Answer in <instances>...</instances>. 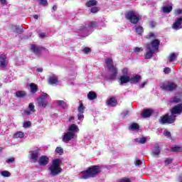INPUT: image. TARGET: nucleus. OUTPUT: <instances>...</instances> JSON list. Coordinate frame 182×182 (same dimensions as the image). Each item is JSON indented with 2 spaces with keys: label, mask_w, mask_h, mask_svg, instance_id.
<instances>
[{
  "label": "nucleus",
  "mask_w": 182,
  "mask_h": 182,
  "mask_svg": "<svg viewBox=\"0 0 182 182\" xmlns=\"http://www.w3.org/2000/svg\"><path fill=\"white\" fill-rule=\"evenodd\" d=\"M97 23L95 21H91L87 24H85V26H81L80 28V33L81 36H83L84 38L86 36H89L90 33H92V29L93 28H96Z\"/></svg>",
  "instance_id": "6"
},
{
  "label": "nucleus",
  "mask_w": 182,
  "mask_h": 182,
  "mask_svg": "<svg viewBox=\"0 0 182 182\" xmlns=\"http://www.w3.org/2000/svg\"><path fill=\"white\" fill-rule=\"evenodd\" d=\"M41 5H48V0H39Z\"/></svg>",
  "instance_id": "51"
},
{
  "label": "nucleus",
  "mask_w": 182,
  "mask_h": 182,
  "mask_svg": "<svg viewBox=\"0 0 182 182\" xmlns=\"http://www.w3.org/2000/svg\"><path fill=\"white\" fill-rule=\"evenodd\" d=\"M0 2L2 5H5V4H6V0H0Z\"/></svg>",
  "instance_id": "60"
},
{
  "label": "nucleus",
  "mask_w": 182,
  "mask_h": 182,
  "mask_svg": "<svg viewBox=\"0 0 182 182\" xmlns=\"http://www.w3.org/2000/svg\"><path fill=\"white\" fill-rule=\"evenodd\" d=\"M146 39H156V38H157V36L156 35V33L150 32L148 35H146Z\"/></svg>",
  "instance_id": "36"
},
{
  "label": "nucleus",
  "mask_w": 182,
  "mask_h": 182,
  "mask_svg": "<svg viewBox=\"0 0 182 182\" xmlns=\"http://www.w3.org/2000/svg\"><path fill=\"white\" fill-rule=\"evenodd\" d=\"M129 114H130V111L129 110L122 112L123 117H126V116H129Z\"/></svg>",
  "instance_id": "49"
},
{
  "label": "nucleus",
  "mask_w": 182,
  "mask_h": 182,
  "mask_svg": "<svg viewBox=\"0 0 182 182\" xmlns=\"http://www.w3.org/2000/svg\"><path fill=\"white\" fill-rule=\"evenodd\" d=\"M90 12L92 14H97V12H99V8L97 7H92L90 9Z\"/></svg>",
  "instance_id": "42"
},
{
  "label": "nucleus",
  "mask_w": 182,
  "mask_h": 182,
  "mask_svg": "<svg viewBox=\"0 0 182 182\" xmlns=\"http://www.w3.org/2000/svg\"><path fill=\"white\" fill-rule=\"evenodd\" d=\"M60 164H62V159H56L53 161L51 166L48 168L51 176H58V174L62 173Z\"/></svg>",
  "instance_id": "4"
},
{
  "label": "nucleus",
  "mask_w": 182,
  "mask_h": 182,
  "mask_svg": "<svg viewBox=\"0 0 182 182\" xmlns=\"http://www.w3.org/2000/svg\"><path fill=\"white\" fill-rule=\"evenodd\" d=\"M28 109L32 112V113H35V105H33V103L29 104Z\"/></svg>",
  "instance_id": "41"
},
{
  "label": "nucleus",
  "mask_w": 182,
  "mask_h": 182,
  "mask_svg": "<svg viewBox=\"0 0 182 182\" xmlns=\"http://www.w3.org/2000/svg\"><path fill=\"white\" fill-rule=\"evenodd\" d=\"M48 83L49 85H52V86H56V85L58 83V77L55 75L50 76Z\"/></svg>",
  "instance_id": "16"
},
{
  "label": "nucleus",
  "mask_w": 182,
  "mask_h": 182,
  "mask_svg": "<svg viewBox=\"0 0 182 182\" xmlns=\"http://www.w3.org/2000/svg\"><path fill=\"white\" fill-rule=\"evenodd\" d=\"M153 114V110L151 109H145L141 114L142 117H150Z\"/></svg>",
  "instance_id": "23"
},
{
  "label": "nucleus",
  "mask_w": 182,
  "mask_h": 182,
  "mask_svg": "<svg viewBox=\"0 0 182 182\" xmlns=\"http://www.w3.org/2000/svg\"><path fill=\"white\" fill-rule=\"evenodd\" d=\"M152 154H154V156H159V154H160V146H159V144L155 145L153 148Z\"/></svg>",
  "instance_id": "21"
},
{
  "label": "nucleus",
  "mask_w": 182,
  "mask_h": 182,
  "mask_svg": "<svg viewBox=\"0 0 182 182\" xmlns=\"http://www.w3.org/2000/svg\"><path fill=\"white\" fill-rule=\"evenodd\" d=\"M39 36H40L41 38H45V36H46V33H41L39 34Z\"/></svg>",
  "instance_id": "56"
},
{
  "label": "nucleus",
  "mask_w": 182,
  "mask_h": 182,
  "mask_svg": "<svg viewBox=\"0 0 182 182\" xmlns=\"http://www.w3.org/2000/svg\"><path fill=\"white\" fill-rule=\"evenodd\" d=\"M178 181L182 182V175H181L178 178Z\"/></svg>",
  "instance_id": "61"
},
{
  "label": "nucleus",
  "mask_w": 182,
  "mask_h": 182,
  "mask_svg": "<svg viewBox=\"0 0 182 182\" xmlns=\"http://www.w3.org/2000/svg\"><path fill=\"white\" fill-rule=\"evenodd\" d=\"M140 80H141V76L139 75L129 77V82L132 84L136 85V83H139Z\"/></svg>",
  "instance_id": "15"
},
{
  "label": "nucleus",
  "mask_w": 182,
  "mask_h": 182,
  "mask_svg": "<svg viewBox=\"0 0 182 182\" xmlns=\"http://www.w3.org/2000/svg\"><path fill=\"white\" fill-rule=\"evenodd\" d=\"M182 112V104H178L173 107L171 111V115L166 114L162 118L159 119V122L161 124H171L176 122L177 115Z\"/></svg>",
  "instance_id": "1"
},
{
  "label": "nucleus",
  "mask_w": 182,
  "mask_h": 182,
  "mask_svg": "<svg viewBox=\"0 0 182 182\" xmlns=\"http://www.w3.org/2000/svg\"><path fill=\"white\" fill-rule=\"evenodd\" d=\"M1 176H2L3 177H10L11 173H9V171H4L1 172Z\"/></svg>",
  "instance_id": "39"
},
{
  "label": "nucleus",
  "mask_w": 182,
  "mask_h": 182,
  "mask_svg": "<svg viewBox=\"0 0 182 182\" xmlns=\"http://www.w3.org/2000/svg\"><path fill=\"white\" fill-rule=\"evenodd\" d=\"M159 46H160V41L157 39H154L150 43H148L144 54L145 59H151L156 50H159Z\"/></svg>",
  "instance_id": "2"
},
{
  "label": "nucleus",
  "mask_w": 182,
  "mask_h": 182,
  "mask_svg": "<svg viewBox=\"0 0 182 182\" xmlns=\"http://www.w3.org/2000/svg\"><path fill=\"white\" fill-rule=\"evenodd\" d=\"M23 114H24L25 116H29L30 114H32V112H31V109H26V110H24V112H23Z\"/></svg>",
  "instance_id": "45"
},
{
  "label": "nucleus",
  "mask_w": 182,
  "mask_h": 182,
  "mask_svg": "<svg viewBox=\"0 0 182 182\" xmlns=\"http://www.w3.org/2000/svg\"><path fill=\"white\" fill-rule=\"evenodd\" d=\"M100 166H92L87 171L82 172V176H81V179L87 180V178H92L93 177H96L99 173H100Z\"/></svg>",
  "instance_id": "3"
},
{
  "label": "nucleus",
  "mask_w": 182,
  "mask_h": 182,
  "mask_svg": "<svg viewBox=\"0 0 182 182\" xmlns=\"http://www.w3.org/2000/svg\"><path fill=\"white\" fill-rule=\"evenodd\" d=\"M141 50H143V48H142L136 47V48H135V49H134V52H135L136 53H139V52H141Z\"/></svg>",
  "instance_id": "52"
},
{
  "label": "nucleus",
  "mask_w": 182,
  "mask_h": 182,
  "mask_svg": "<svg viewBox=\"0 0 182 182\" xmlns=\"http://www.w3.org/2000/svg\"><path fill=\"white\" fill-rule=\"evenodd\" d=\"M146 85H147V81H144V82H142L141 85H139V87L141 89H143V87H144V86H146Z\"/></svg>",
  "instance_id": "53"
},
{
  "label": "nucleus",
  "mask_w": 182,
  "mask_h": 182,
  "mask_svg": "<svg viewBox=\"0 0 182 182\" xmlns=\"http://www.w3.org/2000/svg\"><path fill=\"white\" fill-rule=\"evenodd\" d=\"M105 63L107 64V67L108 68L110 74L108 76V80H114L116 77H117V68L113 65V60L111 58H107L105 60Z\"/></svg>",
  "instance_id": "5"
},
{
  "label": "nucleus",
  "mask_w": 182,
  "mask_h": 182,
  "mask_svg": "<svg viewBox=\"0 0 182 182\" xmlns=\"http://www.w3.org/2000/svg\"><path fill=\"white\" fill-rule=\"evenodd\" d=\"M49 163V158L46 156H41L38 159V164L40 166H46Z\"/></svg>",
  "instance_id": "14"
},
{
  "label": "nucleus",
  "mask_w": 182,
  "mask_h": 182,
  "mask_svg": "<svg viewBox=\"0 0 182 182\" xmlns=\"http://www.w3.org/2000/svg\"><path fill=\"white\" fill-rule=\"evenodd\" d=\"M182 11L181 9H178L176 11V15H180L181 14Z\"/></svg>",
  "instance_id": "58"
},
{
  "label": "nucleus",
  "mask_w": 182,
  "mask_h": 182,
  "mask_svg": "<svg viewBox=\"0 0 182 182\" xmlns=\"http://www.w3.org/2000/svg\"><path fill=\"white\" fill-rule=\"evenodd\" d=\"M33 18H34V19H38L39 18V16L38 15L35 14L33 16Z\"/></svg>",
  "instance_id": "62"
},
{
  "label": "nucleus",
  "mask_w": 182,
  "mask_h": 182,
  "mask_svg": "<svg viewBox=\"0 0 182 182\" xmlns=\"http://www.w3.org/2000/svg\"><path fill=\"white\" fill-rule=\"evenodd\" d=\"M139 129H140V127L137 123H133L129 127L130 130H139Z\"/></svg>",
  "instance_id": "35"
},
{
  "label": "nucleus",
  "mask_w": 182,
  "mask_h": 182,
  "mask_svg": "<svg viewBox=\"0 0 182 182\" xmlns=\"http://www.w3.org/2000/svg\"><path fill=\"white\" fill-rule=\"evenodd\" d=\"M168 60L170 63L177 60V55L174 53H172L171 54H170V55L168 57Z\"/></svg>",
  "instance_id": "31"
},
{
  "label": "nucleus",
  "mask_w": 182,
  "mask_h": 182,
  "mask_svg": "<svg viewBox=\"0 0 182 182\" xmlns=\"http://www.w3.org/2000/svg\"><path fill=\"white\" fill-rule=\"evenodd\" d=\"M31 50L33 51L36 56H41V50H42V48L33 45L31 46Z\"/></svg>",
  "instance_id": "19"
},
{
  "label": "nucleus",
  "mask_w": 182,
  "mask_h": 182,
  "mask_svg": "<svg viewBox=\"0 0 182 182\" xmlns=\"http://www.w3.org/2000/svg\"><path fill=\"white\" fill-rule=\"evenodd\" d=\"M72 120H75V117H71L69 119V122H72Z\"/></svg>",
  "instance_id": "63"
},
{
  "label": "nucleus",
  "mask_w": 182,
  "mask_h": 182,
  "mask_svg": "<svg viewBox=\"0 0 182 182\" xmlns=\"http://www.w3.org/2000/svg\"><path fill=\"white\" fill-rule=\"evenodd\" d=\"M83 52H84V53H89V52H90V48H85L83 49Z\"/></svg>",
  "instance_id": "54"
},
{
  "label": "nucleus",
  "mask_w": 182,
  "mask_h": 182,
  "mask_svg": "<svg viewBox=\"0 0 182 182\" xmlns=\"http://www.w3.org/2000/svg\"><path fill=\"white\" fill-rule=\"evenodd\" d=\"M164 134L166 137H171V133H170V132H168V131H164Z\"/></svg>",
  "instance_id": "47"
},
{
  "label": "nucleus",
  "mask_w": 182,
  "mask_h": 182,
  "mask_svg": "<svg viewBox=\"0 0 182 182\" xmlns=\"http://www.w3.org/2000/svg\"><path fill=\"white\" fill-rule=\"evenodd\" d=\"M29 156L31 161L33 163H36V161H38V159L39 158V156H41V152L39 151V150L30 151Z\"/></svg>",
  "instance_id": "11"
},
{
  "label": "nucleus",
  "mask_w": 182,
  "mask_h": 182,
  "mask_svg": "<svg viewBox=\"0 0 182 182\" xmlns=\"http://www.w3.org/2000/svg\"><path fill=\"white\" fill-rule=\"evenodd\" d=\"M49 96L46 93H43L41 96L39 97V98L37 100L38 106L40 107H46L48 106V99Z\"/></svg>",
  "instance_id": "9"
},
{
  "label": "nucleus",
  "mask_w": 182,
  "mask_h": 182,
  "mask_svg": "<svg viewBox=\"0 0 182 182\" xmlns=\"http://www.w3.org/2000/svg\"><path fill=\"white\" fill-rule=\"evenodd\" d=\"M172 151H182V147L181 146H174L172 147Z\"/></svg>",
  "instance_id": "43"
},
{
  "label": "nucleus",
  "mask_w": 182,
  "mask_h": 182,
  "mask_svg": "<svg viewBox=\"0 0 182 182\" xmlns=\"http://www.w3.org/2000/svg\"><path fill=\"white\" fill-rule=\"evenodd\" d=\"M164 73H166V75H168V73H170V72H171V69H170V68H165L164 69Z\"/></svg>",
  "instance_id": "46"
},
{
  "label": "nucleus",
  "mask_w": 182,
  "mask_h": 182,
  "mask_svg": "<svg viewBox=\"0 0 182 182\" xmlns=\"http://www.w3.org/2000/svg\"><path fill=\"white\" fill-rule=\"evenodd\" d=\"M182 17H180L179 18L176 19V21L173 23L172 28L175 31H178L179 29H181L182 26Z\"/></svg>",
  "instance_id": "13"
},
{
  "label": "nucleus",
  "mask_w": 182,
  "mask_h": 182,
  "mask_svg": "<svg viewBox=\"0 0 182 182\" xmlns=\"http://www.w3.org/2000/svg\"><path fill=\"white\" fill-rule=\"evenodd\" d=\"M55 152H57L60 156H62V154H63V149H62L60 146H58L55 149Z\"/></svg>",
  "instance_id": "38"
},
{
  "label": "nucleus",
  "mask_w": 182,
  "mask_h": 182,
  "mask_svg": "<svg viewBox=\"0 0 182 182\" xmlns=\"http://www.w3.org/2000/svg\"><path fill=\"white\" fill-rule=\"evenodd\" d=\"M75 137L76 136L75 135V134L68 132V131L67 132H65L63 134V141H64V143H69L70 140H73V139H75Z\"/></svg>",
  "instance_id": "10"
},
{
  "label": "nucleus",
  "mask_w": 182,
  "mask_h": 182,
  "mask_svg": "<svg viewBox=\"0 0 182 182\" xmlns=\"http://www.w3.org/2000/svg\"><path fill=\"white\" fill-rule=\"evenodd\" d=\"M162 11L164 14H170L171 11H173V6L167 5L162 7Z\"/></svg>",
  "instance_id": "22"
},
{
  "label": "nucleus",
  "mask_w": 182,
  "mask_h": 182,
  "mask_svg": "<svg viewBox=\"0 0 182 182\" xmlns=\"http://www.w3.org/2000/svg\"><path fill=\"white\" fill-rule=\"evenodd\" d=\"M180 102H181V98L180 96H176L175 97L171 98L170 100L171 103H180Z\"/></svg>",
  "instance_id": "32"
},
{
  "label": "nucleus",
  "mask_w": 182,
  "mask_h": 182,
  "mask_svg": "<svg viewBox=\"0 0 182 182\" xmlns=\"http://www.w3.org/2000/svg\"><path fill=\"white\" fill-rule=\"evenodd\" d=\"M97 5V1L96 0H90L86 3V6L88 8H91V6H96Z\"/></svg>",
  "instance_id": "26"
},
{
  "label": "nucleus",
  "mask_w": 182,
  "mask_h": 182,
  "mask_svg": "<svg viewBox=\"0 0 182 182\" xmlns=\"http://www.w3.org/2000/svg\"><path fill=\"white\" fill-rule=\"evenodd\" d=\"M134 141L136 144H144V143H146V141H147V138H146V136L136 138V139L134 140Z\"/></svg>",
  "instance_id": "20"
},
{
  "label": "nucleus",
  "mask_w": 182,
  "mask_h": 182,
  "mask_svg": "<svg viewBox=\"0 0 182 182\" xmlns=\"http://www.w3.org/2000/svg\"><path fill=\"white\" fill-rule=\"evenodd\" d=\"M13 29H14V32L16 33H22L23 32L22 28L18 26H14Z\"/></svg>",
  "instance_id": "37"
},
{
  "label": "nucleus",
  "mask_w": 182,
  "mask_h": 182,
  "mask_svg": "<svg viewBox=\"0 0 182 182\" xmlns=\"http://www.w3.org/2000/svg\"><path fill=\"white\" fill-rule=\"evenodd\" d=\"M68 132L69 133H73V134H74V136H76V133H79V127H77V125L75 124H72L71 125H70L68 127Z\"/></svg>",
  "instance_id": "12"
},
{
  "label": "nucleus",
  "mask_w": 182,
  "mask_h": 182,
  "mask_svg": "<svg viewBox=\"0 0 182 182\" xmlns=\"http://www.w3.org/2000/svg\"><path fill=\"white\" fill-rule=\"evenodd\" d=\"M37 72H39V73L43 72V68H37Z\"/></svg>",
  "instance_id": "59"
},
{
  "label": "nucleus",
  "mask_w": 182,
  "mask_h": 182,
  "mask_svg": "<svg viewBox=\"0 0 182 182\" xmlns=\"http://www.w3.org/2000/svg\"><path fill=\"white\" fill-rule=\"evenodd\" d=\"M25 137V134L22 132H18L14 135V139H23Z\"/></svg>",
  "instance_id": "29"
},
{
  "label": "nucleus",
  "mask_w": 182,
  "mask_h": 182,
  "mask_svg": "<svg viewBox=\"0 0 182 182\" xmlns=\"http://www.w3.org/2000/svg\"><path fill=\"white\" fill-rule=\"evenodd\" d=\"M85 109H86V107H85V105H83V103L80 102L77 108L78 113H82V114L85 113Z\"/></svg>",
  "instance_id": "34"
},
{
  "label": "nucleus",
  "mask_w": 182,
  "mask_h": 182,
  "mask_svg": "<svg viewBox=\"0 0 182 182\" xmlns=\"http://www.w3.org/2000/svg\"><path fill=\"white\" fill-rule=\"evenodd\" d=\"M97 97V95L95 92L90 91L87 94V99H89V100H95Z\"/></svg>",
  "instance_id": "24"
},
{
  "label": "nucleus",
  "mask_w": 182,
  "mask_h": 182,
  "mask_svg": "<svg viewBox=\"0 0 182 182\" xmlns=\"http://www.w3.org/2000/svg\"><path fill=\"white\" fill-rule=\"evenodd\" d=\"M30 89L31 93H36L38 92V85L35 83H31L30 84Z\"/></svg>",
  "instance_id": "27"
},
{
  "label": "nucleus",
  "mask_w": 182,
  "mask_h": 182,
  "mask_svg": "<svg viewBox=\"0 0 182 182\" xmlns=\"http://www.w3.org/2000/svg\"><path fill=\"white\" fill-rule=\"evenodd\" d=\"M6 163H8V164H11V163H14V161H15V158H10L9 159H7Z\"/></svg>",
  "instance_id": "48"
},
{
  "label": "nucleus",
  "mask_w": 182,
  "mask_h": 182,
  "mask_svg": "<svg viewBox=\"0 0 182 182\" xmlns=\"http://www.w3.org/2000/svg\"><path fill=\"white\" fill-rule=\"evenodd\" d=\"M126 18L131 22V23H134L136 25L139 21L141 19L140 14L137 13L136 11H129L125 15Z\"/></svg>",
  "instance_id": "7"
},
{
  "label": "nucleus",
  "mask_w": 182,
  "mask_h": 182,
  "mask_svg": "<svg viewBox=\"0 0 182 182\" xmlns=\"http://www.w3.org/2000/svg\"><path fill=\"white\" fill-rule=\"evenodd\" d=\"M53 9L54 11H56V9H58V6H53Z\"/></svg>",
  "instance_id": "64"
},
{
  "label": "nucleus",
  "mask_w": 182,
  "mask_h": 182,
  "mask_svg": "<svg viewBox=\"0 0 182 182\" xmlns=\"http://www.w3.org/2000/svg\"><path fill=\"white\" fill-rule=\"evenodd\" d=\"M31 122H25L23 123V127L25 129H28V127H31Z\"/></svg>",
  "instance_id": "44"
},
{
  "label": "nucleus",
  "mask_w": 182,
  "mask_h": 182,
  "mask_svg": "<svg viewBox=\"0 0 182 182\" xmlns=\"http://www.w3.org/2000/svg\"><path fill=\"white\" fill-rule=\"evenodd\" d=\"M161 87L163 90H166V92H173V90L177 89V84L173 82H164Z\"/></svg>",
  "instance_id": "8"
},
{
  "label": "nucleus",
  "mask_w": 182,
  "mask_h": 182,
  "mask_svg": "<svg viewBox=\"0 0 182 182\" xmlns=\"http://www.w3.org/2000/svg\"><path fill=\"white\" fill-rule=\"evenodd\" d=\"M165 166H168V164H171L173 163V159L166 158L164 161Z\"/></svg>",
  "instance_id": "40"
},
{
  "label": "nucleus",
  "mask_w": 182,
  "mask_h": 182,
  "mask_svg": "<svg viewBox=\"0 0 182 182\" xmlns=\"http://www.w3.org/2000/svg\"><path fill=\"white\" fill-rule=\"evenodd\" d=\"M156 25H157V23H156V22H154V21H151L150 22L151 28H154V26H156Z\"/></svg>",
  "instance_id": "55"
},
{
  "label": "nucleus",
  "mask_w": 182,
  "mask_h": 182,
  "mask_svg": "<svg viewBox=\"0 0 182 182\" xmlns=\"http://www.w3.org/2000/svg\"><path fill=\"white\" fill-rule=\"evenodd\" d=\"M135 31L138 35H141V33L144 32V29L141 26H135Z\"/></svg>",
  "instance_id": "33"
},
{
  "label": "nucleus",
  "mask_w": 182,
  "mask_h": 182,
  "mask_svg": "<svg viewBox=\"0 0 182 182\" xmlns=\"http://www.w3.org/2000/svg\"><path fill=\"white\" fill-rule=\"evenodd\" d=\"M83 117H85V116L83 115V113L78 112V114H77L78 120H82V119H83Z\"/></svg>",
  "instance_id": "50"
},
{
  "label": "nucleus",
  "mask_w": 182,
  "mask_h": 182,
  "mask_svg": "<svg viewBox=\"0 0 182 182\" xmlns=\"http://www.w3.org/2000/svg\"><path fill=\"white\" fill-rule=\"evenodd\" d=\"M116 98L115 97H111L109 100H108V105L109 106H112V107H114V106H116Z\"/></svg>",
  "instance_id": "30"
},
{
  "label": "nucleus",
  "mask_w": 182,
  "mask_h": 182,
  "mask_svg": "<svg viewBox=\"0 0 182 182\" xmlns=\"http://www.w3.org/2000/svg\"><path fill=\"white\" fill-rule=\"evenodd\" d=\"M25 96H26V92L25 91H17L16 92V97H18V98H22V97H25Z\"/></svg>",
  "instance_id": "28"
},
{
  "label": "nucleus",
  "mask_w": 182,
  "mask_h": 182,
  "mask_svg": "<svg viewBox=\"0 0 182 182\" xmlns=\"http://www.w3.org/2000/svg\"><path fill=\"white\" fill-rule=\"evenodd\" d=\"M57 105L60 106V107H62V109H68V104L65 102L63 100H57L56 101Z\"/></svg>",
  "instance_id": "25"
},
{
  "label": "nucleus",
  "mask_w": 182,
  "mask_h": 182,
  "mask_svg": "<svg viewBox=\"0 0 182 182\" xmlns=\"http://www.w3.org/2000/svg\"><path fill=\"white\" fill-rule=\"evenodd\" d=\"M130 82V76L129 75H122L119 77V85H124Z\"/></svg>",
  "instance_id": "18"
},
{
  "label": "nucleus",
  "mask_w": 182,
  "mask_h": 182,
  "mask_svg": "<svg viewBox=\"0 0 182 182\" xmlns=\"http://www.w3.org/2000/svg\"><path fill=\"white\" fill-rule=\"evenodd\" d=\"M141 160H137L136 161V166H141Z\"/></svg>",
  "instance_id": "57"
},
{
  "label": "nucleus",
  "mask_w": 182,
  "mask_h": 182,
  "mask_svg": "<svg viewBox=\"0 0 182 182\" xmlns=\"http://www.w3.org/2000/svg\"><path fill=\"white\" fill-rule=\"evenodd\" d=\"M6 65H8V63L6 62V55L1 54L0 55V67L6 68Z\"/></svg>",
  "instance_id": "17"
}]
</instances>
